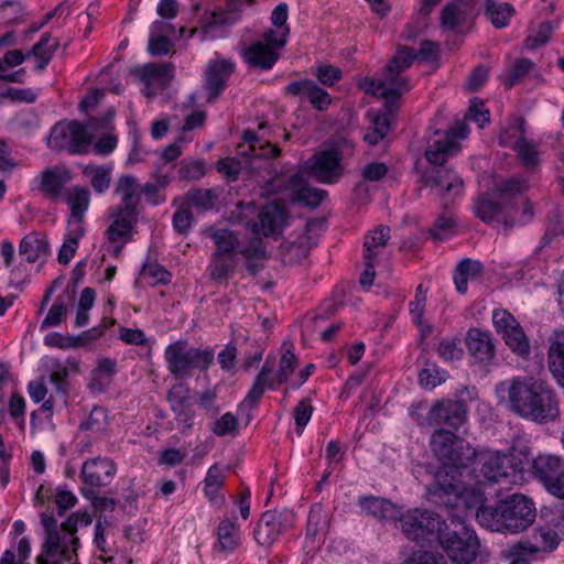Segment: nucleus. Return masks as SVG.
Listing matches in <instances>:
<instances>
[{"label": "nucleus", "mask_w": 564, "mask_h": 564, "mask_svg": "<svg viewBox=\"0 0 564 564\" xmlns=\"http://www.w3.org/2000/svg\"><path fill=\"white\" fill-rule=\"evenodd\" d=\"M498 390L507 392L508 410L523 420L545 424L560 415L557 394L543 380L532 377L513 378L499 383Z\"/></svg>", "instance_id": "f257e3e1"}, {"label": "nucleus", "mask_w": 564, "mask_h": 564, "mask_svg": "<svg viewBox=\"0 0 564 564\" xmlns=\"http://www.w3.org/2000/svg\"><path fill=\"white\" fill-rule=\"evenodd\" d=\"M93 517L86 510L73 512L58 525L52 510L41 513V524L44 529L42 552L36 557V564H63L70 562L77 554L79 539L76 535L78 525L91 524Z\"/></svg>", "instance_id": "f03ea898"}, {"label": "nucleus", "mask_w": 564, "mask_h": 564, "mask_svg": "<svg viewBox=\"0 0 564 564\" xmlns=\"http://www.w3.org/2000/svg\"><path fill=\"white\" fill-rule=\"evenodd\" d=\"M430 500L447 510L449 520L466 523L468 517L475 513L478 520L480 509L492 507L485 503L484 492L479 487H466L456 475L437 470L434 484L429 488Z\"/></svg>", "instance_id": "7ed1b4c3"}, {"label": "nucleus", "mask_w": 564, "mask_h": 564, "mask_svg": "<svg viewBox=\"0 0 564 564\" xmlns=\"http://www.w3.org/2000/svg\"><path fill=\"white\" fill-rule=\"evenodd\" d=\"M465 129L463 126L457 133L453 130H435L427 140L424 156L431 165L423 171L421 180L425 186L440 189L442 196L452 192L458 195L462 192L463 180L445 163L457 151L455 137L464 138Z\"/></svg>", "instance_id": "20e7f679"}, {"label": "nucleus", "mask_w": 564, "mask_h": 564, "mask_svg": "<svg viewBox=\"0 0 564 564\" xmlns=\"http://www.w3.org/2000/svg\"><path fill=\"white\" fill-rule=\"evenodd\" d=\"M534 502L524 495L513 494L478 513V523L492 532L517 534L534 522Z\"/></svg>", "instance_id": "39448f33"}, {"label": "nucleus", "mask_w": 564, "mask_h": 564, "mask_svg": "<svg viewBox=\"0 0 564 564\" xmlns=\"http://www.w3.org/2000/svg\"><path fill=\"white\" fill-rule=\"evenodd\" d=\"M525 191L527 183L522 178L511 177L497 183L491 193H481L475 198V216L488 225L498 221L505 227H512L513 223L509 220L506 212L518 208L514 200Z\"/></svg>", "instance_id": "423d86ee"}, {"label": "nucleus", "mask_w": 564, "mask_h": 564, "mask_svg": "<svg viewBox=\"0 0 564 564\" xmlns=\"http://www.w3.org/2000/svg\"><path fill=\"white\" fill-rule=\"evenodd\" d=\"M430 445L434 456L442 464L437 470H445L448 475L457 476L458 470L470 465L476 454V449L468 441L442 427L432 433Z\"/></svg>", "instance_id": "0eeeda50"}, {"label": "nucleus", "mask_w": 564, "mask_h": 564, "mask_svg": "<svg viewBox=\"0 0 564 564\" xmlns=\"http://www.w3.org/2000/svg\"><path fill=\"white\" fill-rule=\"evenodd\" d=\"M470 464L471 476L478 484L498 482L501 478L524 471L523 456L516 448L510 454L476 452Z\"/></svg>", "instance_id": "6e6552de"}, {"label": "nucleus", "mask_w": 564, "mask_h": 564, "mask_svg": "<svg viewBox=\"0 0 564 564\" xmlns=\"http://www.w3.org/2000/svg\"><path fill=\"white\" fill-rule=\"evenodd\" d=\"M214 358L212 348L191 347L187 340H176L164 350L167 369L176 379L189 378L193 370L206 371L213 365Z\"/></svg>", "instance_id": "1a4fd4ad"}, {"label": "nucleus", "mask_w": 564, "mask_h": 564, "mask_svg": "<svg viewBox=\"0 0 564 564\" xmlns=\"http://www.w3.org/2000/svg\"><path fill=\"white\" fill-rule=\"evenodd\" d=\"M437 543L445 551L449 560L456 564L473 563L479 552L480 543L474 529L463 522L445 524Z\"/></svg>", "instance_id": "9d476101"}, {"label": "nucleus", "mask_w": 564, "mask_h": 564, "mask_svg": "<svg viewBox=\"0 0 564 564\" xmlns=\"http://www.w3.org/2000/svg\"><path fill=\"white\" fill-rule=\"evenodd\" d=\"M523 456L524 468L552 496L564 499V458L555 454H540L530 458L527 446L519 449Z\"/></svg>", "instance_id": "9b49d317"}, {"label": "nucleus", "mask_w": 564, "mask_h": 564, "mask_svg": "<svg viewBox=\"0 0 564 564\" xmlns=\"http://www.w3.org/2000/svg\"><path fill=\"white\" fill-rule=\"evenodd\" d=\"M397 523L408 540L431 544L437 542L446 521L432 510L413 508L400 511Z\"/></svg>", "instance_id": "f8f14e48"}, {"label": "nucleus", "mask_w": 564, "mask_h": 564, "mask_svg": "<svg viewBox=\"0 0 564 564\" xmlns=\"http://www.w3.org/2000/svg\"><path fill=\"white\" fill-rule=\"evenodd\" d=\"M93 133L78 120H62L51 129L47 145L54 151L66 150L69 154L82 155L93 144Z\"/></svg>", "instance_id": "ddd939ff"}, {"label": "nucleus", "mask_w": 564, "mask_h": 564, "mask_svg": "<svg viewBox=\"0 0 564 564\" xmlns=\"http://www.w3.org/2000/svg\"><path fill=\"white\" fill-rule=\"evenodd\" d=\"M341 159V153L337 150L318 151L304 162L300 172L319 183L333 184L343 174Z\"/></svg>", "instance_id": "4468645a"}, {"label": "nucleus", "mask_w": 564, "mask_h": 564, "mask_svg": "<svg viewBox=\"0 0 564 564\" xmlns=\"http://www.w3.org/2000/svg\"><path fill=\"white\" fill-rule=\"evenodd\" d=\"M468 406L464 400H437L427 412L429 425L447 426L458 430L467 422Z\"/></svg>", "instance_id": "2eb2a0df"}, {"label": "nucleus", "mask_w": 564, "mask_h": 564, "mask_svg": "<svg viewBox=\"0 0 564 564\" xmlns=\"http://www.w3.org/2000/svg\"><path fill=\"white\" fill-rule=\"evenodd\" d=\"M475 15L474 0H452L441 12V28L458 32L466 25L470 26Z\"/></svg>", "instance_id": "dca6fc26"}, {"label": "nucleus", "mask_w": 564, "mask_h": 564, "mask_svg": "<svg viewBox=\"0 0 564 564\" xmlns=\"http://www.w3.org/2000/svg\"><path fill=\"white\" fill-rule=\"evenodd\" d=\"M235 72V63L230 59L210 61L205 72L204 88L208 93V101L215 100L227 87V82Z\"/></svg>", "instance_id": "f3484780"}, {"label": "nucleus", "mask_w": 564, "mask_h": 564, "mask_svg": "<svg viewBox=\"0 0 564 564\" xmlns=\"http://www.w3.org/2000/svg\"><path fill=\"white\" fill-rule=\"evenodd\" d=\"M560 544L557 532L549 527L536 528L530 538H522L517 542L516 550H524L533 553L539 558H543L555 551Z\"/></svg>", "instance_id": "a211bd4d"}, {"label": "nucleus", "mask_w": 564, "mask_h": 564, "mask_svg": "<svg viewBox=\"0 0 564 564\" xmlns=\"http://www.w3.org/2000/svg\"><path fill=\"white\" fill-rule=\"evenodd\" d=\"M116 474V465L109 458H91L83 464L80 477L88 488L94 489L110 484Z\"/></svg>", "instance_id": "6ab92c4d"}, {"label": "nucleus", "mask_w": 564, "mask_h": 564, "mask_svg": "<svg viewBox=\"0 0 564 564\" xmlns=\"http://www.w3.org/2000/svg\"><path fill=\"white\" fill-rule=\"evenodd\" d=\"M465 344L470 356L480 364H490L496 356L492 335L489 330L478 327L469 328L466 333Z\"/></svg>", "instance_id": "aec40b11"}, {"label": "nucleus", "mask_w": 564, "mask_h": 564, "mask_svg": "<svg viewBox=\"0 0 564 564\" xmlns=\"http://www.w3.org/2000/svg\"><path fill=\"white\" fill-rule=\"evenodd\" d=\"M285 93L291 96L306 97L312 107L318 111L326 110L332 102L329 94L313 79L291 82L285 86Z\"/></svg>", "instance_id": "412c9836"}, {"label": "nucleus", "mask_w": 564, "mask_h": 564, "mask_svg": "<svg viewBox=\"0 0 564 564\" xmlns=\"http://www.w3.org/2000/svg\"><path fill=\"white\" fill-rule=\"evenodd\" d=\"M357 505L362 513L381 522H394L397 524L400 509L390 500L376 496H360Z\"/></svg>", "instance_id": "4be33fe9"}, {"label": "nucleus", "mask_w": 564, "mask_h": 564, "mask_svg": "<svg viewBox=\"0 0 564 564\" xmlns=\"http://www.w3.org/2000/svg\"><path fill=\"white\" fill-rule=\"evenodd\" d=\"M37 180V191L46 198L56 200L61 197L65 185L72 180V174L62 167L46 169L41 172Z\"/></svg>", "instance_id": "5701e85b"}, {"label": "nucleus", "mask_w": 564, "mask_h": 564, "mask_svg": "<svg viewBox=\"0 0 564 564\" xmlns=\"http://www.w3.org/2000/svg\"><path fill=\"white\" fill-rule=\"evenodd\" d=\"M283 529L282 514L276 511L268 510L262 513L258 521L253 536L259 545L269 547L279 538Z\"/></svg>", "instance_id": "b1692460"}, {"label": "nucleus", "mask_w": 564, "mask_h": 564, "mask_svg": "<svg viewBox=\"0 0 564 564\" xmlns=\"http://www.w3.org/2000/svg\"><path fill=\"white\" fill-rule=\"evenodd\" d=\"M115 193L121 196V204L116 209L126 210V215L140 214L138 206L141 200L140 184L131 174L121 175L116 184Z\"/></svg>", "instance_id": "393cba45"}, {"label": "nucleus", "mask_w": 564, "mask_h": 564, "mask_svg": "<svg viewBox=\"0 0 564 564\" xmlns=\"http://www.w3.org/2000/svg\"><path fill=\"white\" fill-rule=\"evenodd\" d=\"M303 175L301 172L292 175L288 181V188L291 191L294 202L316 208L326 197V192L307 185Z\"/></svg>", "instance_id": "a878e982"}, {"label": "nucleus", "mask_w": 564, "mask_h": 564, "mask_svg": "<svg viewBox=\"0 0 564 564\" xmlns=\"http://www.w3.org/2000/svg\"><path fill=\"white\" fill-rule=\"evenodd\" d=\"M112 223L109 225L106 234L110 242L127 243L132 239L133 227L138 223L139 214L126 215V210L111 209Z\"/></svg>", "instance_id": "bb28decb"}, {"label": "nucleus", "mask_w": 564, "mask_h": 564, "mask_svg": "<svg viewBox=\"0 0 564 564\" xmlns=\"http://www.w3.org/2000/svg\"><path fill=\"white\" fill-rule=\"evenodd\" d=\"M19 252L25 257L29 263H34L37 260L45 261L50 254L48 240L45 235L35 231L30 232L21 239Z\"/></svg>", "instance_id": "cd10ccee"}, {"label": "nucleus", "mask_w": 564, "mask_h": 564, "mask_svg": "<svg viewBox=\"0 0 564 564\" xmlns=\"http://www.w3.org/2000/svg\"><path fill=\"white\" fill-rule=\"evenodd\" d=\"M549 370L556 382L564 388V330H555L550 338L547 350Z\"/></svg>", "instance_id": "c85d7f7f"}, {"label": "nucleus", "mask_w": 564, "mask_h": 564, "mask_svg": "<svg viewBox=\"0 0 564 564\" xmlns=\"http://www.w3.org/2000/svg\"><path fill=\"white\" fill-rule=\"evenodd\" d=\"M59 47V40L53 37L50 32H44L41 35L39 42H36L31 50L29 55L35 58L34 70L42 73L53 59L55 52Z\"/></svg>", "instance_id": "c756f323"}, {"label": "nucleus", "mask_w": 564, "mask_h": 564, "mask_svg": "<svg viewBox=\"0 0 564 564\" xmlns=\"http://www.w3.org/2000/svg\"><path fill=\"white\" fill-rule=\"evenodd\" d=\"M286 213L282 205L270 203L262 207L259 213V225L264 236L280 232L285 225Z\"/></svg>", "instance_id": "7c9ffc66"}, {"label": "nucleus", "mask_w": 564, "mask_h": 564, "mask_svg": "<svg viewBox=\"0 0 564 564\" xmlns=\"http://www.w3.org/2000/svg\"><path fill=\"white\" fill-rule=\"evenodd\" d=\"M238 261L235 254L212 253L210 262L207 267L210 280L215 282H227L236 272Z\"/></svg>", "instance_id": "2f4dec72"}, {"label": "nucleus", "mask_w": 564, "mask_h": 564, "mask_svg": "<svg viewBox=\"0 0 564 564\" xmlns=\"http://www.w3.org/2000/svg\"><path fill=\"white\" fill-rule=\"evenodd\" d=\"M246 62L260 69H270L279 58L278 53L262 42L252 43L243 53Z\"/></svg>", "instance_id": "473e14b6"}, {"label": "nucleus", "mask_w": 564, "mask_h": 564, "mask_svg": "<svg viewBox=\"0 0 564 564\" xmlns=\"http://www.w3.org/2000/svg\"><path fill=\"white\" fill-rule=\"evenodd\" d=\"M311 248V238L303 234L293 241H283L280 245L279 252L285 264H293L306 258Z\"/></svg>", "instance_id": "72a5a7b5"}, {"label": "nucleus", "mask_w": 564, "mask_h": 564, "mask_svg": "<svg viewBox=\"0 0 564 564\" xmlns=\"http://www.w3.org/2000/svg\"><path fill=\"white\" fill-rule=\"evenodd\" d=\"M117 373V361L111 358H100L97 367L93 370V378L89 388L94 391L104 392L112 382Z\"/></svg>", "instance_id": "f704fd0d"}, {"label": "nucleus", "mask_w": 564, "mask_h": 564, "mask_svg": "<svg viewBox=\"0 0 564 564\" xmlns=\"http://www.w3.org/2000/svg\"><path fill=\"white\" fill-rule=\"evenodd\" d=\"M242 139L249 143L248 152L243 151L241 154L249 155L253 159L258 158H276L281 154V149L267 140L261 142L260 138L257 137L254 131L246 130L242 133Z\"/></svg>", "instance_id": "c9c22d12"}, {"label": "nucleus", "mask_w": 564, "mask_h": 564, "mask_svg": "<svg viewBox=\"0 0 564 564\" xmlns=\"http://www.w3.org/2000/svg\"><path fill=\"white\" fill-rule=\"evenodd\" d=\"M208 236L212 238L216 246V250L213 253L218 254H235L238 253L239 250V239L235 231L218 228V229H208Z\"/></svg>", "instance_id": "e433bc0d"}, {"label": "nucleus", "mask_w": 564, "mask_h": 564, "mask_svg": "<svg viewBox=\"0 0 564 564\" xmlns=\"http://www.w3.org/2000/svg\"><path fill=\"white\" fill-rule=\"evenodd\" d=\"M482 264L471 259H463L456 267L454 272V283L456 291L460 294L467 292L468 279L477 278L482 272Z\"/></svg>", "instance_id": "4c0bfd02"}, {"label": "nucleus", "mask_w": 564, "mask_h": 564, "mask_svg": "<svg viewBox=\"0 0 564 564\" xmlns=\"http://www.w3.org/2000/svg\"><path fill=\"white\" fill-rule=\"evenodd\" d=\"M390 237V228L388 226H379L365 237L364 257L365 259H376L380 251L386 247Z\"/></svg>", "instance_id": "58836bf2"}, {"label": "nucleus", "mask_w": 564, "mask_h": 564, "mask_svg": "<svg viewBox=\"0 0 564 564\" xmlns=\"http://www.w3.org/2000/svg\"><path fill=\"white\" fill-rule=\"evenodd\" d=\"M401 73L384 72L383 90L380 96L388 101H393L403 93L410 90L411 86L406 77L400 75Z\"/></svg>", "instance_id": "ea45409f"}, {"label": "nucleus", "mask_w": 564, "mask_h": 564, "mask_svg": "<svg viewBox=\"0 0 564 564\" xmlns=\"http://www.w3.org/2000/svg\"><path fill=\"white\" fill-rule=\"evenodd\" d=\"M513 13V7L508 2L497 3L496 0H486V15L497 29L507 26Z\"/></svg>", "instance_id": "a19ab883"}, {"label": "nucleus", "mask_w": 564, "mask_h": 564, "mask_svg": "<svg viewBox=\"0 0 564 564\" xmlns=\"http://www.w3.org/2000/svg\"><path fill=\"white\" fill-rule=\"evenodd\" d=\"M111 165H87L84 174L90 177V185L98 194L105 193L111 183Z\"/></svg>", "instance_id": "79ce46f5"}, {"label": "nucleus", "mask_w": 564, "mask_h": 564, "mask_svg": "<svg viewBox=\"0 0 564 564\" xmlns=\"http://www.w3.org/2000/svg\"><path fill=\"white\" fill-rule=\"evenodd\" d=\"M506 345L518 356L527 357L530 354L529 339L520 324L501 334Z\"/></svg>", "instance_id": "37998d69"}, {"label": "nucleus", "mask_w": 564, "mask_h": 564, "mask_svg": "<svg viewBox=\"0 0 564 564\" xmlns=\"http://www.w3.org/2000/svg\"><path fill=\"white\" fill-rule=\"evenodd\" d=\"M28 13L22 3L6 0L0 4V21L4 26H14L24 22Z\"/></svg>", "instance_id": "c03bdc74"}, {"label": "nucleus", "mask_w": 564, "mask_h": 564, "mask_svg": "<svg viewBox=\"0 0 564 564\" xmlns=\"http://www.w3.org/2000/svg\"><path fill=\"white\" fill-rule=\"evenodd\" d=\"M513 150L517 152L522 165L529 170L534 171L540 163L539 153L533 142L525 138H519L514 144Z\"/></svg>", "instance_id": "a18cd8bd"}, {"label": "nucleus", "mask_w": 564, "mask_h": 564, "mask_svg": "<svg viewBox=\"0 0 564 564\" xmlns=\"http://www.w3.org/2000/svg\"><path fill=\"white\" fill-rule=\"evenodd\" d=\"M89 202L90 198L88 189L79 186L74 188L73 195H70L68 198L70 216L75 219L76 223H78V226H80L84 220L85 213L89 206Z\"/></svg>", "instance_id": "49530a36"}, {"label": "nucleus", "mask_w": 564, "mask_h": 564, "mask_svg": "<svg viewBox=\"0 0 564 564\" xmlns=\"http://www.w3.org/2000/svg\"><path fill=\"white\" fill-rule=\"evenodd\" d=\"M84 234L85 229L83 226H77L69 230L57 254V260L61 264L66 265L70 262L78 248L79 239Z\"/></svg>", "instance_id": "de8ad7c7"}, {"label": "nucleus", "mask_w": 564, "mask_h": 564, "mask_svg": "<svg viewBox=\"0 0 564 564\" xmlns=\"http://www.w3.org/2000/svg\"><path fill=\"white\" fill-rule=\"evenodd\" d=\"M372 127L365 134L364 140L370 145H377L384 139L391 128V120L388 113H379L372 119Z\"/></svg>", "instance_id": "09e8293b"}, {"label": "nucleus", "mask_w": 564, "mask_h": 564, "mask_svg": "<svg viewBox=\"0 0 564 564\" xmlns=\"http://www.w3.org/2000/svg\"><path fill=\"white\" fill-rule=\"evenodd\" d=\"M185 198L188 205L199 210H208L214 207L217 194L213 188H194L186 193Z\"/></svg>", "instance_id": "8fccbe9b"}, {"label": "nucleus", "mask_w": 564, "mask_h": 564, "mask_svg": "<svg viewBox=\"0 0 564 564\" xmlns=\"http://www.w3.org/2000/svg\"><path fill=\"white\" fill-rule=\"evenodd\" d=\"M172 69L173 67L169 63H148L142 66H135L133 69H131V73L135 74L143 82H150L152 79L167 77Z\"/></svg>", "instance_id": "3c124183"}, {"label": "nucleus", "mask_w": 564, "mask_h": 564, "mask_svg": "<svg viewBox=\"0 0 564 564\" xmlns=\"http://www.w3.org/2000/svg\"><path fill=\"white\" fill-rule=\"evenodd\" d=\"M218 541L221 550L234 551L239 545L237 528L232 520L224 519L218 525Z\"/></svg>", "instance_id": "603ef678"}, {"label": "nucleus", "mask_w": 564, "mask_h": 564, "mask_svg": "<svg viewBox=\"0 0 564 564\" xmlns=\"http://www.w3.org/2000/svg\"><path fill=\"white\" fill-rule=\"evenodd\" d=\"M415 59V52L410 46H399L397 55L387 64L384 70L390 73H403L411 67Z\"/></svg>", "instance_id": "864d4df0"}, {"label": "nucleus", "mask_w": 564, "mask_h": 564, "mask_svg": "<svg viewBox=\"0 0 564 564\" xmlns=\"http://www.w3.org/2000/svg\"><path fill=\"white\" fill-rule=\"evenodd\" d=\"M166 399L171 410L192 406V391L185 383L174 384L169 390Z\"/></svg>", "instance_id": "5fc2aeb1"}, {"label": "nucleus", "mask_w": 564, "mask_h": 564, "mask_svg": "<svg viewBox=\"0 0 564 564\" xmlns=\"http://www.w3.org/2000/svg\"><path fill=\"white\" fill-rule=\"evenodd\" d=\"M554 28L551 22L544 21L539 24L538 29L533 31L524 41V45L529 50H536L545 45L553 32Z\"/></svg>", "instance_id": "6e6d98bb"}, {"label": "nucleus", "mask_w": 564, "mask_h": 564, "mask_svg": "<svg viewBox=\"0 0 564 564\" xmlns=\"http://www.w3.org/2000/svg\"><path fill=\"white\" fill-rule=\"evenodd\" d=\"M177 173L181 180L196 181L206 174V165L202 160H183Z\"/></svg>", "instance_id": "4d7b16f0"}, {"label": "nucleus", "mask_w": 564, "mask_h": 564, "mask_svg": "<svg viewBox=\"0 0 564 564\" xmlns=\"http://www.w3.org/2000/svg\"><path fill=\"white\" fill-rule=\"evenodd\" d=\"M437 352L445 361L460 359L464 355L460 339L454 337L444 338L438 345Z\"/></svg>", "instance_id": "13d9d810"}, {"label": "nucleus", "mask_w": 564, "mask_h": 564, "mask_svg": "<svg viewBox=\"0 0 564 564\" xmlns=\"http://www.w3.org/2000/svg\"><path fill=\"white\" fill-rule=\"evenodd\" d=\"M212 431L220 437L228 434L236 435L239 432L238 420L231 412H227L213 423Z\"/></svg>", "instance_id": "bf43d9fd"}, {"label": "nucleus", "mask_w": 564, "mask_h": 564, "mask_svg": "<svg viewBox=\"0 0 564 564\" xmlns=\"http://www.w3.org/2000/svg\"><path fill=\"white\" fill-rule=\"evenodd\" d=\"M31 553V545L28 538H22L18 543V556L15 561V554L11 550H6L0 558V564H24Z\"/></svg>", "instance_id": "052dcab7"}, {"label": "nucleus", "mask_w": 564, "mask_h": 564, "mask_svg": "<svg viewBox=\"0 0 564 564\" xmlns=\"http://www.w3.org/2000/svg\"><path fill=\"white\" fill-rule=\"evenodd\" d=\"M68 370L67 367L58 360L52 362V371L50 376L51 382L55 386L56 391L66 395L68 388Z\"/></svg>", "instance_id": "680f3d73"}, {"label": "nucleus", "mask_w": 564, "mask_h": 564, "mask_svg": "<svg viewBox=\"0 0 564 564\" xmlns=\"http://www.w3.org/2000/svg\"><path fill=\"white\" fill-rule=\"evenodd\" d=\"M54 502L57 506V514L63 517L65 511L72 509L76 502V496L67 488L66 485L58 486L55 490Z\"/></svg>", "instance_id": "e2e57ef3"}, {"label": "nucleus", "mask_w": 564, "mask_h": 564, "mask_svg": "<svg viewBox=\"0 0 564 564\" xmlns=\"http://www.w3.org/2000/svg\"><path fill=\"white\" fill-rule=\"evenodd\" d=\"M107 411L102 406H94L89 416L79 425L82 431H101L106 425Z\"/></svg>", "instance_id": "0e129e2a"}, {"label": "nucleus", "mask_w": 564, "mask_h": 564, "mask_svg": "<svg viewBox=\"0 0 564 564\" xmlns=\"http://www.w3.org/2000/svg\"><path fill=\"white\" fill-rule=\"evenodd\" d=\"M67 313V306L63 300L59 297L55 301V303L52 305V307L48 310L45 318L42 322L41 327H53L58 326L63 318L66 316Z\"/></svg>", "instance_id": "69168bd1"}, {"label": "nucleus", "mask_w": 564, "mask_h": 564, "mask_svg": "<svg viewBox=\"0 0 564 564\" xmlns=\"http://www.w3.org/2000/svg\"><path fill=\"white\" fill-rule=\"evenodd\" d=\"M517 542L507 545L502 551L501 555L506 560H510V564H531L530 560H539L533 553L524 550H516Z\"/></svg>", "instance_id": "338daca9"}, {"label": "nucleus", "mask_w": 564, "mask_h": 564, "mask_svg": "<svg viewBox=\"0 0 564 564\" xmlns=\"http://www.w3.org/2000/svg\"><path fill=\"white\" fill-rule=\"evenodd\" d=\"M455 221L449 216H440L435 219L431 229V236L434 240L443 241L451 236Z\"/></svg>", "instance_id": "774afa93"}]
</instances>
